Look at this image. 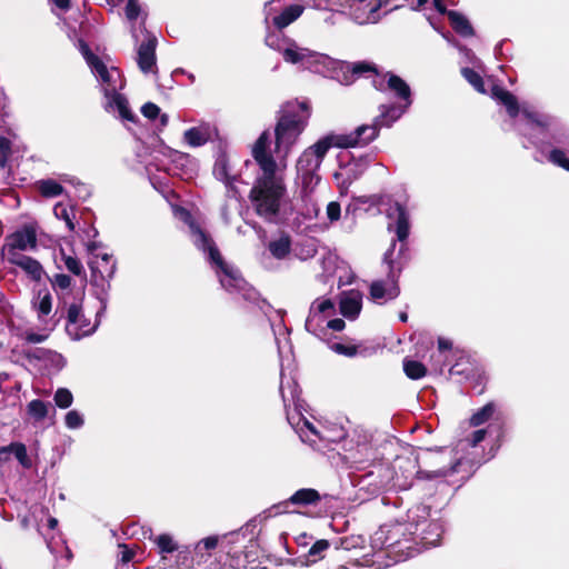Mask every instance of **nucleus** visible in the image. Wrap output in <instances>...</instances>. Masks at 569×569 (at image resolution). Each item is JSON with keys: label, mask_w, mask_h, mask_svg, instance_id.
<instances>
[{"label": "nucleus", "mask_w": 569, "mask_h": 569, "mask_svg": "<svg viewBox=\"0 0 569 569\" xmlns=\"http://www.w3.org/2000/svg\"><path fill=\"white\" fill-rule=\"evenodd\" d=\"M213 174L217 179L224 182L226 187L228 188V196L231 198H237L239 192L234 187V181L237 180L236 176H231L229 172V163L226 157H219L216 160L214 167H213Z\"/></svg>", "instance_id": "25"}, {"label": "nucleus", "mask_w": 569, "mask_h": 569, "mask_svg": "<svg viewBox=\"0 0 569 569\" xmlns=\"http://www.w3.org/2000/svg\"><path fill=\"white\" fill-rule=\"evenodd\" d=\"M330 547V543L326 539L317 540L311 548L309 549L308 553L305 556V565H311L317 562L320 559H323L325 552Z\"/></svg>", "instance_id": "35"}, {"label": "nucleus", "mask_w": 569, "mask_h": 569, "mask_svg": "<svg viewBox=\"0 0 569 569\" xmlns=\"http://www.w3.org/2000/svg\"><path fill=\"white\" fill-rule=\"evenodd\" d=\"M395 248L396 240L392 241L391 247L383 256V263L388 267L387 278L375 280L370 284V298L379 305L395 300L400 295L398 280L403 268L401 256L407 250V244L405 243V249L401 252L399 251L397 258H395Z\"/></svg>", "instance_id": "10"}, {"label": "nucleus", "mask_w": 569, "mask_h": 569, "mask_svg": "<svg viewBox=\"0 0 569 569\" xmlns=\"http://www.w3.org/2000/svg\"><path fill=\"white\" fill-rule=\"evenodd\" d=\"M49 405L40 399L30 401L27 406L28 415L36 421L43 420L48 415Z\"/></svg>", "instance_id": "40"}, {"label": "nucleus", "mask_w": 569, "mask_h": 569, "mask_svg": "<svg viewBox=\"0 0 569 569\" xmlns=\"http://www.w3.org/2000/svg\"><path fill=\"white\" fill-rule=\"evenodd\" d=\"M12 457H14L24 469L32 467L27 447L22 442H11L8 446L0 447V468L4 467Z\"/></svg>", "instance_id": "20"}, {"label": "nucleus", "mask_w": 569, "mask_h": 569, "mask_svg": "<svg viewBox=\"0 0 569 569\" xmlns=\"http://www.w3.org/2000/svg\"><path fill=\"white\" fill-rule=\"evenodd\" d=\"M56 263L59 269L64 268L77 277L86 278V271L81 261L76 256L67 253L63 248H60L59 256L56 258Z\"/></svg>", "instance_id": "27"}, {"label": "nucleus", "mask_w": 569, "mask_h": 569, "mask_svg": "<svg viewBox=\"0 0 569 569\" xmlns=\"http://www.w3.org/2000/svg\"><path fill=\"white\" fill-rule=\"evenodd\" d=\"M218 542H219L218 536L206 537L196 543L194 553L200 557H203L204 553L210 556V552L217 548Z\"/></svg>", "instance_id": "42"}, {"label": "nucleus", "mask_w": 569, "mask_h": 569, "mask_svg": "<svg viewBox=\"0 0 569 569\" xmlns=\"http://www.w3.org/2000/svg\"><path fill=\"white\" fill-rule=\"evenodd\" d=\"M141 113L149 120L160 119V126L166 127L169 121V117L166 113L161 114L160 108L152 102H147L141 107Z\"/></svg>", "instance_id": "41"}, {"label": "nucleus", "mask_w": 569, "mask_h": 569, "mask_svg": "<svg viewBox=\"0 0 569 569\" xmlns=\"http://www.w3.org/2000/svg\"><path fill=\"white\" fill-rule=\"evenodd\" d=\"M91 269V283L100 287L102 292L110 288L109 281L116 272V261L108 253L94 256L89 262Z\"/></svg>", "instance_id": "15"}, {"label": "nucleus", "mask_w": 569, "mask_h": 569, "mask_svg": "<svg viewBox=\"0 0 569 569\" xmlns=\"http://www.w3.org/2000/svg\"><path fill=\"white\" fill-rule=\"evenodd\" d=\"M362 307V293L358 290H350L341 297L340 311L349 319H356Z\"/></svg>", "instance_id": "24"}, {"label": "nucleus", "mask_w": 569, "mask_h": 569, "mask_svg": "<svg viewBox=\"0 0 569 569\" xmlns=\"http://www.w3.org/2000/svg\"><path fill=\"white\" fill-rule=\"evenodd\" d=\"M32 307L37 311L40 321H44L52 310V297L47 288L40 289L32 300Z\"/></svg>", "instance_id": "29"}, {"label": "nucleus", "mask_w": 569, "mask_h": 569, "mask_svg": "<svg viewBox=\"0 0 569 569\" xmlns=\"http://www.w3.org/2000/svg\"><path fill=\"white\" fill-rule=\"evenodd\" d=\"M311 6L318 10H335V1L333 0H311Z\"/></svg>", "instance_id": "57"}, {"label": "nucleus", "mask_w": 569, "mask_h": 569, "mask_svg": "<svg viewBox=\"0 0 569 569\" xmlns=\"http://www.w3.org/2000/svg\"><path fill=\"white\" fill-rule=\"evenodd\" d=\"M124 12L131 23L141 17V23L144 24L146 13L142 12L139 0H128Z\"/></svg>", "instance_id": "46"}, {"label": "nucleus", "mask_w": 569, "mask_h": 569, "mask_svg": "<svg viewBox=\"0 0 569 569\" xmlns=\"http://www.w3.org/2000/svg\"><path fill=\"white\" fill-rule=\"evenodd\" d=\"M53 213L58 219L63 220L66 222L67 228L70 231L74 230V223L72 221L74 214L72 208L63 203H57L53 208Z\"/></svg>", "instance_id": "44"}, {"label": "nucleus", "mask_w": 569, "mask_h": 569, "mask_svg": "<svg viewBox=\"0 0 569 569\" xmlns=\"http://www.w3.org/2000/svg\"><path fill=\"white\" fill-rule=\"evenodd\" d=\"M403 371L412 380L421 379L427 375V368L423 363L409 358L403 359Z\"/></svg>", "instance_id": "36"}, {"label": "nucleus", "mask_w": 569, "mask_h": 569, "mask_svg": "<svg viewBox=\"0 0 569 569\" xmlns=\"http://www.w3.org/2000/svg\"><path fill=\"white\" fill-rule=\"evenodd\" d=\"M461 73L463 76V78L478 91V92H481V93H485L486 92V89H485V82H483V79L482 77L477 72L475 71L473 69L471 68H463L461 70Z\"/></svg>", "instance_id": "45"}, {"label": "nucleus", "mask_w": 569, "mask_h": 569, "mask_svg": "<svg viewBox=\"0 0 569 569\" xmlns=\"http://www.w3.org/2000/svg\"><path fill=\"white\" fill-rule=\"evenodd\" d=\"M488 430L479 429L472 432L471 438L467 439L468 446L476 447L485 440Z\"/></svg>", "instance_id": "55"}, {"label": "nucleus", "mask_w": 569, "mask_h": 569, "mask_svg": "<svg viewBox=\"0 0 569 569\" xmlns=\"http://www.w3.org/2000/svg\"><path fill=\"white\" fill-rule=\"evenodd\" d=\"M490 94L495 100L506 107L508 114L512 119L521 114L517 122V129L521 134L528 136L530 142L537 147L539 156H535V159L542 162L545 151L541 146L533 140L535 133L542 134L555 127L557 123L556 118L526 106L520 110L517 98L511 92L493 82L491 83Z\"/></svg>", "instance_id": "2"}, {"label": "nucleus", "mask_w": 569, "mask_h": 569, "mask_svg": "<svg viewBox=\"0 0 569 569\" xmlns=\"http://www.w3.org/2000/svg\"><path fill=\"white\" fill-rule=\"evenodd\" d=\"M443 529L440 522L430 521L420 530L421 540L427 547L439 545Z\"/></svg>", "instance_id": "31"}, {"label": "nucleus", "mask_w": 569, "mask_h": 569, "mask_svg": "<svg viewBox=\"0 0 569 569\" xmlns=\"http://www.w3.org/2000/svg\"><path fill=\"white\" fill-rule=\"evenodd\" d=\"M11 153V141L0 136V168H6Z\"/></svg>", "instance_id": "52"}, {"label": "nucleus", "mask_w": 569, "mask_h": 569, "mask_svg": "<svg viewBox=\"0 0 569 569\" xmlns=\"http://www.w3.org/2000/svg\"><path fill=\"white\" fill-rule=\"evenodd\" d=\"M373 86L379 89V90H382L383 89V81L382 80H373Z\"/></svg>", "instance_id": "64"}, {"label": "nucleus", "mask_w": 569, "mask_h": 569, "mask_svg": "<svg viewBox=\"0 0 569 569\" xmlns=\"http://www.w3.org/2000/svg\"><path fill=\"white\" fill-rule=\"evenodd\" d=\"M97 326V322L91 323L90 320L84 317L79 303L73 302L69 306L66 330L73 340H80L81 338L93 333Z\"/></svg>", "instance_id": "14"}, {"label": "nucleus", "mask_w": 569, "mask_h": 569, "mask_svg": "<svg viewBox=\"0 0 569 569\" xmlns=\"http://www.w3.org/2000/svg\"><path fill=\"white\" fill-rule=\"evenodd\" d=\"M341 214L340 204L337 201L329 202L327 206V217L331 222L338 221Z\"/></svg>", "instance_id": "54"}, {"label": "nucleus", "mask_w": 569, "mask_h": 569, "mask_svg": "<svg viewBox=\"0 0 569 569\" xmlns=\"http://www.w3.org/2000/svg\"><path fill=\"white\" fill-rule=\"evenodd\" d=\"M54 4L57 7H59L60 9H68L69 6H70V1L69 0H53Z\"/></svg>", "instance_id": "61"}, {"label": "nucleus", "mask_w": 569, "mask_h": 569, "mask_svg": "<svg viewBox=\"0 0 569 569\" xmlns=\"http://www.w3.org/2000/svg\"><path fill=\"white\" fill-rule=\"evenodd\" d=\"M217 134V130L210 123L203 122L184 131L183 140L190 147L197 148L206 144Z\"/></svg>", "instance_id": "21"}, {"label": "nucleus", "mask_w": 569, "mask_h": 569, "mask_svg": "<svg viewBox=\"0 0 569 569\" xmlns=\"http://www.w3.org/2000/svg\"><path fill=\"white\" fill-rule=\"evenodd\" d=\"M310 118L307 102L288 101L278 112L274 127V149L270 150V132L264 130L252 146V157L258 164V173L250 191V200L258 216L267 221H276L287 188L284 173L288 158L297 146Z\"/></svg>", "instance_id": "1"}, {"label": "nucleus", "mask_w": 569, "mask_h": 569, "mask_svg": "<svg viewBox=\"0 0 569 569\" xmlns=\"http://www.w3.org/2000/svg\"><path fill=\"white\" fill-rule=\"evenodd\" d=\"M391 198L387 194H370V196H361L353 198L352 203H350L347 208V211H357V210H365L368 211L370 208L373 207H382L388 206V209L386 210L387 217L392 220L393 222H390L388 224L389 231H395L396 233V241H400V252L405 249V242L407 241L409 237L410 231V221H409V213L403 204L400 202H393L391 203Z\"/></svg>", "instance_id": "5"}, {"label": "nucleus", "mask_w": 569, "mask_h": 569, "mask_svg": "<svg viewBox=\"0 0 569 569\" xmlns=\"http://www.w3.org/2000/svg\"><path fill=\"white\" fill-rule=\"evenodd\" d=\"M495 411H496L495 403L493 402H488L487 405H485L482 408L477 410L470 417V420H469L470 426L479 427V426L486 423L493 416Z\"/></svg>", "instance_id": "39"}, {"label": "nucleus", "mask_w": 569, "mask_h": 569, "mask_svg": "<svg viewBox=\"0 0 569 569\" xmlns=\"http://www.w3.org/2000/svg\"><path fill=\"white\" fill-rule=\"evenodd\" d=\"M11 264H14L21 268L31 280L40 281L46 274L43 267L41 263L24 254H13L12 258L7 259Z\"/></svg>", "instance_id": "22"}, {"label": "nucleus", "mask_w": 569, "mask_h": 569, "mask_svg": "<svg viewBox=\"0 0 569 569\" xmlns=\"http://www.w3.org/2000/svg\"><path fill=\"white\" fill-rule=\"evenodd\" d=\"M280 317V322L277 327H273V332H274V337H276V343L278 346V351L279 353H281V340L279 338V336H283V339L286 342H288V338H287V335L289 333V330L288 328L282 323V316L279 315Z\"/></svg>", "instance_id": "53"}, {"label": "nucleus", "mask_w": 569, "mask_h": 569, "mask_svg": "<svg viewBox=\"0 0 569 569\" xmlns=\"http://www.w3.org/2000/svg\"><path fill=\"white\" fill-rule=\"evenodd\" d=\"M332 147V142L329 137L326 136L307 148L297 159V181L306 196H308L309 192H313L316 186L319 183V168L327 152Z\"/></svg>", "instance_id": "7"}, {"label": "nucleus", "mask_w": 569, "mask_h": 569, "mask_svg": "<svg viewBox=\"0 0 569 569\" xmlns=\"http://www.w3.org/2000/svg\"><path fill=\"white\" fill-rule=\"evenodd\" d=\"M345 73H350V76L345 74L343 83L350 84L355 79L360 77H370L378 76V69L375 63L369 61H357L352 63H348L342 67Z\"/></svg>", "instance_id": "23"}, {"label": "nucleus", "mask_w": 569, "mask_h": 569, "mask_svg": "<svg viewBox=\"0 0 569 569\" xmlns=\"http://www.w3.org/2000/svg\"><path fill=\"white\" fill-rule=\"evenodd\" d=\"M38 190L46 198H54L63 192V187L53 179H42L37 182Z\"/></svg>", "instance_id": "37"}, {"label": "nucleus", "mask_w": 569, "mask_h": 569, "mask_svg": "<svg viewBox=\"0 0 569 569\" xmlns=\"http://www.w3.org/2000/svg\"><path fill=\"white\" fill-rule=\"evenodd\" d=\"M338 569H360L356 563L340 566Z\"/></svg>", "instance_id": "63"}, {"label": "nucleus", "mask_w": 569, "mask_h": 569, "mask_svg": "<svg viewBox=\"0 0 569 569\" xmlns=\"http://www.w3.org/2000/svg\"><path fill=\"white\" fill-rule=\"evenodd\" d=\"M379 127L373 121L372 124H362L348 134H330L328 136L333 147L352 148L366 146L378 137Z\"/></svg>", "instance_id": "13"}, {"label": "nucleus", "mask_w": 569, "mask_h": 569, "mask_svg": "<svg viewBox=\"0 0 569 569\" xmlns=\"http://www.w3.org/2000/svg\"><path fill=\"white\" fill-rule=\"evenodd\" d=\"M345 321L340 318H336V319H328V321L326 322L325 327H326V336L328 335V329L330 330H333V331H341L345 329Z\"/></svg>", "instance_id": "56"}, {"label": "nucleus", "mask_w": 569, "mask_h": 569, "mask_svg": "<svg viewBox=\"0 0 569 569\" xmlns=\"http://www.w3.org/2000/svg\"><path fill=\"white\" fill-rule=\"evenodd\" d=\"M53 290L57 292L60 299L64 300L66 295L71 287V278L64 273H56L49 279Z\"/></svg>", "instance_id": "38"}, {"label": "nucleus", "mask_w": 569, "mask_h": 569, "mask_svg": "<svg viewBox=\"0 0 569 569\" xmlns=\"http://www.w3.org/2000/svg\"><path fill=\"white\" fill-rule=\"evenodd\" d=\"M408 108L409 107H406V104H382L380 107V114L375 119V122L379 128L390 127L406 112Z\"/></svg>", "instance_id": "26"}, {"label": "nucleus", "mask_w": 569, "mask_h": 569, "mask_svg": "<svg viewBox=\"0 0 569 569\" xmlns=\"http://www.w3.org/2000/svg\"><path fill=\"white\" fill-rule=\"evenodd\" d=\"M257 527H258V520H257V518H252L248 522H246L244 526H242L239 530L229 532V533L224 535L223 537L224 538H227V537L233 538V537H238L239 535H242V537L250 536V539H251L256 535Z\"/></svg>", "instance_id": "47"}, {"label": "nucleus", "mask_w": 569, "mask_h": 569, "mask_svg": "<svg viewBox=\"0 0 569 569\" xmlns=\"http://www.w3.org/2000/svg\"><path fill=\"white\" fill-rule=\"evenodd\" d=\"M158 40L154 36L148 33L147 38L137 47L136 61L141 72L157 73L156 48Z\"/></svg>", "instance_id": "16"}, {"label": "nucleus", "mask_w": 569, "mask_h": 569, "mask_svg": "<svg viewBox=\"0 0 569 569\" xmlns=\"http://www.w3.org/2000/svg\"><path fill=\"white\" fill-rule=\"evenodd\" d=\"M386 527H381L373 536L375 545H380L381 548L392 547L398 540L387 536Z\"/></svg>", "instance_id": "50"}, {"label": "nucleus", "mask_w": 569, "mask_h": 569, "mask_svg": "<svg viewBox=\"0 0 569 569\" xmlns=\"http://www.w3.org/2000/svg\"><path fill=\"white\" fill-rule=\"evenodd\" d=\"M451 347H452V343L450 340L445 339V338L438 339V348L440 351L450 350Z\"/></svg>", "instance_id": "60"}, {"label": "nucleus", "mask_w": 569, "mask_h": 569, "mask_svg": "<svg viewBox=\"0 0 569 569\" xmlns=\"http://www.w3.org/2000/svg\"><path fill=\"white\" fill-rule=\"evenodd\" d=\"M73 396L67 388H59L54 393V402L59 408L67 409L72 405Z\"/></svg>", "instance_id": "48"}, {"label": "nucleus", "mask_w": 569, "mask_h": 569, "mask_svg": "<svg viewBox=\"0 0 569 569\" xmlns=\"http://www.w3.org/2000/svg\"><path fill=\"white\" fill-rule=\"evenodd\" d=\"M194 246L208 254V260L216 269L220 284L229 292H241L246 287V281L239 271L228 264L221 257L217 246L203 230L197 226H191Z\"/></svg>", "instance_id": "6"}, {"label": "nucleus", "mask_w": 569, "mask_h": 569, "mask_svg": "<svg viewBox=\"0 0 569 569\" xmlns=\"http://www.w3.org/2000/svg\"><path fill=\"white\" fill-rule=\"evenodd\" d=\"M266 44L271 49L282 52L283 59L287 62L299 63L312 72H321L322 67H327L331 62L327 56L301 48L295 41L283 39L280 33L267 34Z\"/></svg>", "instance_id": "8"}, {"label": "nucleus", "mask_w": 569, "mask_h": 569, "mask_svg": "<svg viewBox=\"0 0 569 569\" xmlns=\"http://www.w3.org/2000/svg\"><path fill=\"white\" fill-rule=\"evenodd\" d=\"M66 426L69 429H78L83 426V417L77 410H70L64 417Z\"/></svg>", "instance_id": "51"}, {"label": "nucleus", "mask_w": 569, "mask_h": 569, "mask_svg": "<svg viewBox=\"0 0 569 569\" xmlns=\"http://www.w3.org/2000/svg\"><path fill=\"white\" fill-rule=\"evenodd\" d=\"M548 161L569 171V158L561 149H553L547 156Z\"/></svg>", "instance_id": "49"}, {"label": "nucleus", "mask_w": 569, "mask_h": 569, "mask_svg": "<svg viewBox=\"0 0 569 569\" xmlns=\"http://www.w3.org/2000/svg\"><path fill=\"white\" fill-rule=\"evenodd\" d=\"M425 463L432 469L417 470L418 479L433 480L442 479L456 473L465 472L461 478H467L468 472L471 469L469 461L456 457L452 450H426Z\"/></svg>", "instance_id": "9"}, {"label": "nucleus", "mask_w": 569, "mask_h": 569, "mask_svg": "<svg viewBox=\"0 0 569 569\" xmlns=\"http://www.w3.org/2000/svg\"><path fill=\"white\" fill-rule=\"evenodd\" d=\"M47 339V335L29 332L26 336V340L31 343H40Z\"/></svg>", "instance_id": "59"}, {"label": "nucleus", "mask_w": 569, "mask_h": 569, "mask_svg": "<svg viewBox=\"0 0 569 569\" xmlns=\"http://www.w3.org/2000/svg\"><path fill=\"white\" fill-rule=\"evenodd\" d=\"M141 530H142V533H141L142 538L153 540V542L156 543V546L158 548L159 553H161V555L171 553L178 549V543L173 540L172 536H170L168 533H162V535H159L156 538H153V533L150 528H148V529L141 528Z\"/></svg>", "instance_id": "28"}, {"label": "nucleus", "mask_w": 569, "mask_h": 569, "mask_svg": "<svg viewBox=\"0 0 569 569\" xmlns=\"http://www.w3.org/2000/svg\"><path fill=\"white\" fill-rule=\"evenodd\" d=\"M380 0H371V2L351 0L349 4V14L358 24L376 23L379 21Z\"/></svg>", "instance_id": "17"}, {"label": "nucleus", "mask_w": 569, "mask_h": 569, "mask_svg": "<svg viewBox=\"0 0 569 569\" xmlns=\"http://www.w3.org/2000/svg\"><path fill=\"white\" fill-rule=\"evenodd\" d=\"M447 2L451 6L455 4V2L451 0H447ZM433 6L439 13L448 16L450 23L457 33H459L462 37L473 36V29L468 19L457 11H448L446 9V0H433Z\"/></svg>", "instance_id": "19"}, {"label": "nucleus", "mask_w": 569, "mask_h": 569, "mask_svg": "<svg viewBox=\"0 0 569 569\" xmlns=\"http://www.w3.org/2000/svg\"><path fill=\"white\" fill-rule=\"evenodd\" d=\"M48 526L51 530L56 529L58 526V520L56 518H49Z\"/></svg>", "instance_id": "62"}, {"label": "nucleus", "mask_w": 569, "mask_h": 569, "mask_svg": "<svg viewBox=\"0 0 569 569\" xmlns=\"http://www.w3.org/2000/svg\"><path fill=\"white\" fill-rule=\"evenodd\" d=\"M387 87L396 92L398 98L405 101L406 107H410L412 103L411 90L401 78L396 74L388 73Z\"/></svg>", "instance_id": "32"}, {"label": "nucleus", "mask_w": 569, "mask_h": 569, "mask_svg": "<svg viewBox=\"0 0 569 569\" xmlns=\"http://www.w3.org/2000/svg\"><path fill=\"white\" fill-rule=\"evenodd\" d=\"M274 2V0H271L266 3L264 16L266 21H268L270 18L272 19V23L278 30H282L296 21L298 18H300L305 10V7L301 4H291L284 8L279 14L272 16V13L276 11L272 7Z\"/></svg>", "instance_id": "18"}, {"label": "nucleus", "mask_w": 569, "mask_h": 569, "mask_svg": "<svg viewBox=\"0 0 569 569\" xmlns=\"http://www.w3.org/2000/svg\"><path fill=\"white\" fill-rule=\"evenodd\" d=\"M80 51L91 68L92 72L97 76L104 97L107 99L106 110L118 111L122 120L136 122V114L130 110L127 98L120 93L124 87V80L118 68H107V66L91 52L89 46L80 42Z\"/></svg>", "instance_id": "3"}, {"label": "nucleus", "mask_w": 569, "mask_h": 569, "mask_svg": "<svg viewBox=\"0 0 569 569\" xmlns=\"http://www.w3.org/2000/svg\"><path fill=\"white\" fill-rule=\"evenodd\" d=\"M336 312V303L331 298L319 297L312 301L305 327L308 332L325 340L326 322Z\"/></svg>", "instance_id": "11"}, {"label": "nucleus", "mask_w": 569, "mask_h": 569, "mask_svg": "<svg viewBox=\"0 0 569 569\" xmlns=\"http://www.w3.org/2000/svg\"><path fill=\"white\" fill-rule=\"evenodd\" d=\"M268 250L273 258L286 259L291 251V238L284 233L280 234L268 243Z\"/></svg>", "instance_id": "30"}, {"label": "nucleus", "mask_w": 569, "mask_h": 569, "mask_svg": "<svg viewBox=\"0 0 569 569\" xmlns=\"http://www.w3.org/2000/svg\"><path fill=\"white\" fill-rule=\"evenodd\" d=\"M328 347L333 352L345 356V357H356L358 355H365L366 348H362L361 346L353 345V343H345V342H337L333 340L327 341Z\"/></svg>", "instance_id": "34"}, {"label": "nucleus", "mask_w": 569, "mask_h": 569, "mask_svg": "<svg viewBox=\"0 0 569 569\" xmlns=\"http://www.w3.org/2000/svg\"><path fill=\"white\" fill-rule=\"evenodd\" d=\"M119 548L121 549L120 561L122 563L130 562L133 559L134 551L129 549L127 545H119Z\"/></svg>", "instance_id": "58"}, {"label": "nucleus", "mask_w": 569, "mask_h": 569, "mask_svg": "<svg viewBox=\"0 0 569 569\" xmlns=\"http://www.w3.org/2000/svg\"><path fill=\"white\" fill-rule=\"evenodd\" d=\"M37 241L36 227L33 224H24L22 228L7 236L1 253L7 259H10L13 254H21L20 251L36 249Z\"/></svg>", "instance_id": "12"}, {"label": "nucleus", "mask_w": 569, "mask_h": 569, "mask_svg": "<svg viewBox=\"0 0 569 569\" xmlns=\"http://www.w3.org/2000/svg\"><path fill=\"white\" fill-rule=\"evenodd\" d=\"M280 393L284 408L288 409L291 405L295 407L293 412L287 411V420L299 435L300 439L303 442L309 443L311 447H318L321 442H328L329 438L302 416V400L300 399V389L298 383L292 379L287 382L282 379L280 383Z\"/></svg>", "instance_id": "4"}, {"label": "nucleus", "mask_w": 569, "mask_h": 569, "mask_svg": "<svg viewBox=\"0 0 569 569\" xmlns=\"http://www.w3.org/2000/svg\"><path fill=\"white\" fill-rule=\"evenodd\" d=\"M289 501L292 505L300 506H310L316 505L320 501V495L316 489L312 488H303L296 491L290 498Z\"/></svg>", "instance_id": "33"}, {"label": "nucleus", "mask_w": 569, "mask_h": 569, "mask_svg": "<svg viewBox=\"0 0 569 569\" xmlns=\"http://www.w3.org/2000/svg\"><path fill=\"white\" fill-rule=\"evenodd\" d=\"M300 193L305 202V208L302 209L301 214L307 219L317 218L320 212V208L317 201L312 198V192H309L308 196H306L302 190H300Z\"/></svg>", "instance_id": "43"}]
</instances>
